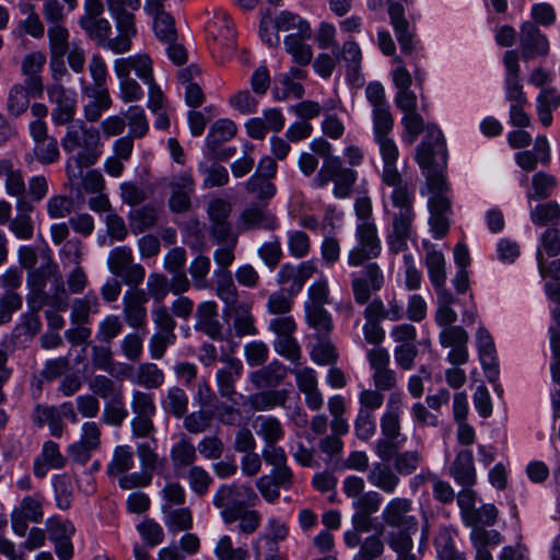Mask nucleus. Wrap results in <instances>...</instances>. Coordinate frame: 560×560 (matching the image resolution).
I'll list each match as a JSON object with an SVG mask.
<instances>
[{"mask_svg": "<svg viewBox=\"0 0 560 560\" xmlns=\"http://www.w3.org/2000/svg\"><path fill=\"white\" fill-rule=\"evenodd\" d=\"M63 150L74 153L68 159L66 172L70 183L82 177V168L90 167L101 156V135L95 127H88L84 122L71 125L61 140Z\"/></svg>", "mask_w": 560, "mask_h": 560, "instance_id": "1", "label": "nucleus"}, {"mask_svg": "<svg viewBox=\"0 0 560 560\" xmlns=\"http://www.w3.org/2000/svg\"><path fill=\"white\" fill-rule=\"evenodd\" d=\"M26 303L34 307L50 304L57 310L66 307L67 289L59 266L50 258L35 270L27 272Z\"/></svg>", "mask_w": 560, "mask_h": 560, "instance_id": "2", "label": "nucleus"}, {"mask_svg": "<svg viewBox=\"0 0 560 560\" xmlns=\"http://www.w3.org/2000/svg\"><path fill=\"white\" fill-rule=\"evenodd\" d=\"M402 395L392 393L380 418L382 436L375 442L374 451L382 462H388L399 451L406 436L401 432Z\"/></svg>", "mask_w": 560, "mask_h": 560, "instance_id": "3", "label": "nucleus"}, {"mask_svg": "<svg viewBox=\"0 0 560 560\" xmlns=\"http://www.w3.org/2000/svg\"><path fill=\"white\" fill-rule=\"evenodd\" d=\"M259 501L258 495L247 485H222L212 498V504L221 510L225 524L237 521L238 512L247 506H254Z\"/></svg>", "mask_w": 560, "mask_h": 560, "instance_id": "4", "label": "nucleus"}, {"mask_svg": "<svg viewBox=\"0 0 560 560\" xmlns=\"http://www.w3.org/2000/svg\"><path fill=\"white\" fill-rule=\"evenodd\" d=\"M130 408L133 413L130 421L132 438L152 439L156 431L153 422V418L156 415L154 395L140 389L132 390Z\"/></svg>", "mask_w": 560, "mask_h": 560, "instance_id": "5", "label": "nucleus"}, {"mask_svg": "<svg viewBox=\"0 0 560 560\" xmlns=\"http://www.w3.org/2000/svg\"><path fill=\"white\" fill-rule=\"evenodd\" d=\"M355 238L358 244L348 253L347 260L349 266L359 267L380 256L382 243L373 221L359 223L355 228Z\"/></svg>", "mask_w": 560, "mask_h": 560, "instance_id": "6", "label": "nucleus"}, {"mask_svg": "<svg viewBox=\"0 0 560 560\" xmlns=\"http://www.w3.org/2000/svg\"><path fill=\"white\" fill-rule=\"evenodd\" d=\"M48 101L54 105L51 120L56 126L70 124L77 113L78 93L63 84L51 83L47 86Z\"/></svg>", "mask_w": 560, "mask_h": 560, "instance_id": "7", "label": "nucleus"}, {"mask_svg": "<svg viewBox=\"0 0 560 560\" xmlns=\"http://www.w3.org/2000/svg\"><path fill=\"white\" fill-rule=\"evenodd\" d=\"M109 271L122 279L128 285L138 287L145 277V269L140 264H133L132 249L128 246L114 248L108 256Z\"/></svg>", "mask_w": 560, "mask_h": 560, "instance_id": "8", "label": "nucleus"}, {"mask_svg": "<svg viewBox=\"0 0 560 560\" xmlns=\"http://www.w3.org/2000/svg\"><path fill=\"white\" fill-rule=\"evenodd\" d=\"M416 160L422 171L441 167L446 163V147L440 129L428 126L425 137L417 148Z\"/></svg>", "mask_w": 560, "mask_h": 560, "instance_id": "9", "label": "nucleus"}, {"mask_svg": "<svg viewBox=\"0 0 560 560\" xmlns=\"http://www.w3.org/2000/svg\"><path fill=\"white\" fill-rule=\"evenodd\" d=\"M171 190L167 200L173 213H187L192 209V197L196 190V182L190 170L173 175L167 183Z\"/></svg>", "mask_w": 560, "mask_h": 560, "instance_id": "10", "label": "nucleus"}, {"mask_svg": "<svg viewBox=\"0 0 560 560\" xmlns=\"http://www.w3.org/2000/svg\"><path fill=\"white\" fill-rule=\"evenodd\" d=\"M390 230L387 234L389 249L397 254L407 249V242L413 235L415 209H390Z\"/></svg>", "mask_w": 560, "mask_h": 560, "instance_id": "11", "label": "nucleus"}, {"mask_svg": "<svg viewBox=\"0 0 560 560\" xmlns=\"http://www.w3.org/2000/svg\"><path fill=\"white\" fill-rule=\"evenodd\" d=\"M44 497L40 493L24 497L12 511V529L18 536H25L28 523H40L44 517Z\"/></svg>", "mask_w": 560, "mask_h": 560, "instance_id": "12", "label": "nucleus"}, {"mask_svg": "<svg viewBox=\"0 0 560 560\" xmlns=\"http://www.w3.org/2000/svg\"><path fill=\"white\" fill-rule=\"evenodd\" d=\"M374 388L388 392L397 386V374L389 368L390 357L385 348H373L368 354Z\"/></svg>", "mask_w": 560, "mask_h": 560, "instance_id": "13", "label": "nucleus"}, {"mask_svg": "<svg viewBox=\"0 0 560 560\" xmlns=\"http://www.w3.org/2000/svg\"><path fill=\"white\" fill-rule=\"evenodd\" d=\"M231 212L232 205L222 198H214L208 205L207 213L211 223L210 234L217 243H222L235 234L229 221Z\"/></svg>", "mask_w": 560, "mask_h": 560, "instance_id": "14", "label": "nucleus"}, {"mask_svg": "<svg viewBox=\"0 0 560 560\" xmlns=\"http://www.w3.org/2000/svg\"><path fill=\"white\" fill-rule=\"evenodd\" d=\"M149 296L143 289L135 288L125 292L122 296V315L131 328H142L147 324L148 310L145 304Z\"/></svg>", "mask_w": 560, "mask_h": 560, "instance_id": "15", "label": "nucleus"}, {"mask_svg": "<svg viewBox=\"0 0 560 560\" xmlns=\"http://www.w3.org/2000/svg\"><path fill=\"white\" fill-rule=\"evenodd\" d=\"M505 68V94L510 105L527 104V97L523 90L521 70L517 52L514 50L505 51L503 56Z\"/></svg>", "mask_w": 560, "mask_h": 560, "instance_id": "16", "label": "nucleus"}, {"mask_svg": "<svg viewBox=\"0 0 560 560\" xmlns=\"http://www.w3.org/2000/svg\"><path fill=\"white\" fill-rule=\"evenodd\" d=\"M195 317V329L197 331L203 332L213 340L223 339V327L219 320L218 304L214 301L199 303Z\"/></svg>", "mask_w": 560, "mask_h": 560, "instance_id": "17", "label": "nucleus"}, {"mask_svg": "<svg viewBox=\"0 0 560 560\" xmlns=\"http://www.w3.org/2000/svg\"><path fill=\"white\" fill-rule=\"evenodd\" d=\"M520 44L522 57L525 60L536 56H546L549 51V42L539 28L532 22H525L521 26Z\"/></svg>", "mask_w": 560, "mask_h": 560, "instance_id": "18", "label": "nucleus"}, {"mask_svg": "<svg viewBox=\"0 0 560 560\" xmlns=\"http://www.w3.org/2000/svg\"><path fill=\"white\" fill-rule=\"evenodd\" d=\"M221 361L224 366L219 369L215 374L218 390L223 398L233 400L236 395L235 383L243 374V363L234 357H223Z\"/></svg>", "mask_w": 560, "mask_h": 560, "instance_id": "19", "label": "nucleus"}, {"mask_svg": "<svg viewBox=\"0 0 560 560\" xmlns=\"http://www.w3.org/2000/svg\"><path fill=\"white\" fill-rule=\"evenodd\" d=\"M46 61L45 52L38 50L28 52L22 60L21 71L25 77V83L33 92V97H40L44 93V82L40 72Z\"/></svg>", "mask_w": 560, "mask_h": 560, "instance_id": "20", "label": "nucleus"}, {"mask_svg": "<svg viewBox=\"0 0 560 560\" xmlns=\"http://www.w3.org/2000/svg\"><path fill=\"white\" fill-rule=\"evenodd\" d=\"M410 510L411 501L409 499L394 498L384 508L382 517L388 526L410 530L417 526L416 518L408 515Z\"/></svg>", "mask_w": 560, "mask_h": 560, "instance_id": "21", "label": "nucleus"}, {"mask_svg": "<svg viewBox=\"0 0 560 560\" xmlns=\"http://www.w3.org/2000/svg\"><path fill=\"white\" fill-rule=\"evenodd\" d=\"M448 474L460 487H474L477 483V471L472 452L468 448L457 451Z\"/></svg>", "mask_w": 560, "mask_h": 560, "instance_id": "22", "label": "nucleus"}, {"mask_svg": "<svg viewBox=\"0 0 560 560\" xmlns=\"http://www.w3.org/2000/svg\"><path fill=\"white\" fill-rule=\"evenodd\" d=\"M383 161L382 179L386 185H395L401 182V175L397 168L399 149L395 140L390 137L375 139Z\"/></svg>", "mask_w": 560, "mask_h": 560, "instance_id": "23", "label": "nucleus"}, {"mask_svg": "<svg viewBox=\"0 0 560 560\" xmlns=\"http://www.w3.org/2000/svg\"><path fill=\"white\" fill-rule=\"evenodd\" d=\"M476 342L486 376L490 382H494L499 376L498 359L493 339L485 327L478 328Z\"/></svg>", "mask_w": 560, "mask_h": 560, "instance_id": "24", "label": "nucleus"}, {"mask_svg": "<svg viewBox=\"0 0 560 560\" xmlns=\"http://www.w3.org/2000/svg\"><path fill=\"white\" fill-rule=\"evenodd\" d=\"M278 226L277 217L259 205H250L240 214V229L242 231L254 229L275 231Z\"/></svg>", "mask_w": 560, "mask_h": 560, "instance_id": "25", "label": "nucleus"}, {"mask_svg": "<svg viewBox=\"0 0 560 560\" xmlns=\"http://www.w3.org/2000/svg\"><path fill=\"white\" fill-rule=\"evenodd\" d=\"M26 304L28 311L20 316L19 323L15 325L10 337L13 345L32 340L42 329L38 313L46 304H40L38 307H34L30 303Z\"/></svg>", "mask_w": 560, "mask_h": 560, "instance_id": "26", "label": "nucleus"}, {"mask_svg": "<svg viewBox=\"0 0 560 560\" xmlns=\"http://www.w3.org/2000/svg\"><path fill=\"white\" fill-rule=\"evenodd\" d=\"M116 23L117 36L112 37L110 51L122 55L130 51L132 38L137 35V27L133 13L113 16Z\"/></svg>", "mask_w": 560, "mask_h": 560, "instance_id": "27", "label": "nucleus"}, {"mask_svg": "<svg viewBox=\"0 0 560 560\" xmlns=\"http://www.w3.org/2000/svg\"><path fill=\"white\" fill-rule=\"evenodd\" d=\"M16 215L9 222V230L22 241H28L34 235V221L31 217L34 205L27 199H19L15 205Z\"/></svg>", "mask_w": 560, "mask_h": 560, "instance_id": "28", "label": "nucleus"}, {"mask_svg": "<svg viewBox=\"0 0 560 560\" xmlns=\"http://www.w3.org/2000/svg\"><path fill=\"white\" fill-rule=\"evenodd\" d=\"M388 14L401 51L405 55H411L416 50V44L413 42V34L409 31V23L404 18L402 5L390 2Z\"/></svg>", "mask_w": 560, "mask_h": 560, "instance_id": "29", "label": "nucleus"}, {"mask_svg": "<svg viewBox=\"0 0 560 560\" xmlns=\"http://www.w3.org/2000/svg\"><path fill=\"white\" fill-rule=\"evenodd\" d=\"M290 370L279 361H272L268 365L250 373L249 380L257 388H275L280 385Z\"/></svg>", "mask_w": 560, "mask_h": 560, "instance_id": "30", "label": "nucleus"}, {"mask_svg": "<svg viewBox=\"0 0 560 560\" xmlns=\"http://www.w3.org/2000/svg\"><path fill=\"white\" fill-rule=\"evenodd\" d=\"M0 179L3 180L5 192L10 197L26 199V184L23 173L18 168L10 159L0 160Z\"/></svg>", "mask_w": 560, "mask_h": 560, "instance_id": "31", "label": "nucleus"}, {"mask_svg": "<svg viewBox=\"0 0 560 560\" xmlns=\"http://www.w3.org/2000/svg\"><path fill=\"white\" fill-rule=\"evenodd\" d=\"M66 457L61 454L56 442L47 441L40 454L34 460V475L44 478L49 469H60L66 465Z\"/></svg>", "mask_w": 560, "mask_h": 560, "instance_id": "32", "label": "nucleus"}, {"mask_svg": "<svg viewBox=\"0 0 560 560\" xmlns=\"http://www.w3.org/2000/svg\"><path fill=\"white\" fill-rule=\"evenodd\" d=\"M208 32L221 47L232 50L235 44L233 23L226 12L219 10L208 24Z\"/></svg>", "mask_w": 560, "mask_h": 560, "instance_id": "33", "label": "nucleus"}, {"mask_svg": "<svg viewBox=\"0 0 560 560\" xmlns=\"http://www.w3.org/2000/svg\"><path fill=\"white\" fill-rule=\"evenodd\" d=\"M171 460L175 471H179L184 468H190L195 466L197 460V448L190 441V439L182 434L179 440L171 448Z\"/></svg>", "mask_w": 560, "mask_h": 560, "instance_id": "34", "label": "nucleus"}, {"mask_svg": "<svg viewBox=\"0 0 560 560\" xmlns=\"http://www.w3.org/2000/svg\"><path fill=\"white\" fill-rule=\"evenodd\" d=\"M368 480L385 493H394L400 481L396 472L385 463H373Z\"/></svg>", "mask_w": 560, "mask_h": 560, "instance_id": "35", "label": "nucleus"}, {"mask_svg": "<svg viewBox=\"0 0 560 560\" xmlns=\"http://www.w3.org/2000/svg\"><path fill=\"white\" fill-rule=\"evenodd\" d=\"M289 395L287 389L261 390L250 395L247 401L254 410L267 411L276 407H285Z\"/></svg>", "mask_w": 560, "mask_h": 560, "instance_id": "36", "label": "nucleus"}, {"mask_svg": "<svg viewBox=\"0 0 560 560\" xmlns=\"http://www.w3.org/2000/svg\"><path fill=\"white\" fill-rule=\"evenodd\" d=\"M272 30H276L277 32L296 31L295 33H291L290 35L312 37V28L310 26V23L306 20L302 19L299 14L292 13L290 11H282L275 19H272Z\"/></svg>", "mask_w": 560, "mask_h": 560, "instance_id": "37", "label": "nucleus"}, {"mask_svg": "<svg viewBox=\"0 0 560 560\" xmlns=\"http://www.w3.org/2000/svg\"><path fill=\"white\" fill-rule=\"evenodd\" d=\"M32 419L38 427L47 424L52 436L59 438L62 435L63 422L59 408L55 406L37 405Z\"/></svg>", "mask_w": 560, "mask_h": 560, "instance_id": "38", "label": "nucleus"}, {"mask_svg": "<svg viewBox=\"0 0 560 560\" xmlns=\"http://www.w3.org/2000/svg\"><path fill=\"white\" fill-rule=\"evenodd\" d=\"M424 262L434 291L446 290V261L443 253L435 249L428 250Z\"/></svg>", "mask_w": 560, "mask_h": 560, "instance_id": "39", "label": "nucleus"}, {"mask_svg": "<svg viewBox=\"0 0 560 560\" xmlns=\"http://www.w3.org/2000/svg\"><path fill=\"white\" fill-rule=\"evenodd\" d=\"M33 96L31 88L26 83L13 84L7 96L5 108L10 116L20 117L30 106V97Z\"/></svg>", "mask_w": 560, "mask_h": 560, "instance_id": "40", "label": "nucleus"}, {"mask_svg": "<svg viewBox=\"0 0 560 560\" xmlns=\"http://www.w3.org/2000/svg\"><path fill=\"white\" fill-rule=\"evenodd\" d=\"M80 27L85 32L88 37L95 42L96 45L105 49L110 50L112 37V24L105 18L93 19L90 21L79 23Z\"/></svg>", "mask_w": 560, "mask_h": 560, "instance_id": "41", "label": "nucleus"}, {"mask_svg": "<svg viewBox=\"0 0 560 560\" xmlns=\"http://www.w3.org/2000/svg\"><path fill=\"white\" fill-rule=\"evenodd\" d=\"M101 303L94 292L86 293L83 298L74 299L71 304V320L74 324H86L91 314L100 312Z\"/></svg>", "mask_w": 560, "mask_h": 560, "instance_id": "42", "label": "nucleus"}, {"mask_svg": "<svg viewBox=\"0 0 560 560\" xmlns=\"http://www.w3.org/2000/svg\"><path fill=\"white\" fill-rule=\"evenodd\" d=\"M148 12L153 15V28L158 39L163 43L176 42L177 31L174 18L164 10V7Z\"/></svg>", "mask_w": 560, "mask_h": 560, "instance_id": "43", "label": "nucleus"}, {"mask_svg": "<svg viewBox=\"0 0 560 560\" xmlns=\"http://www.w3.org/2000/svg\"><path fill=\"white\" fill-rule=\"evenodd\" d=\"M132 382L147 389H156L164 384V372L154 363H140L132 376Z\"/></svg>", "mask_w": 560, "mask_h": 560, "instance_id": "44", "label": "nucleus"}, {"mask_svg": "<svg viewBox=\"0 0 560 560\" xmlns=\"http://www.w3.org/2000/svg\"><path fill=\"white\" fill-rule=\"evenodd\" d=\"M255 429L265 444H277L284 436V429L276 417L259 416L255 421Z\"/></svg>", "mask_w": 560, "mask_h": 560, "instance_id": "45", "label": "nucleus"}, {"mask_svg": "<svg viewBox=\"0 0 560 560\" xmlns=\"http://www.w3.org/2000/svg\"><path fill=\"white\" fill-rule=\"evenodd\" d=\"M189 398L186 392L178 386H171L162 399V407L165 412L179 419L183 418L188 410Z\"/></svg>", "mask_w": 560, "mask_h": 560, "instance_id": "46", "label": "nucleus"}, {"mask_svg": "<svg viewBox=\"0 0 560 560\" xmlns=\"http://www.w3.org/2000/svg\"><path fill=\"white\" fill-rule=\"evenodd\" d=\"M135 466V454L129 445H118L113 452V457L107 465L109 476H120L128 472Z\"/></svg>", "mask_w": 560, "mask_h": 560, "instance_id": "47", "label": "nucleus"}, {"mask_svg": "<svg viewBox=\"0 0 560 560\" xmlns=\"http://www.w3.org/2000/svg\"><path fill=\"white\" fill-rule=\"evenodd\" d=\"M237 131L236 125L230 119H219L210 128L207 137V145L211 152H215L219 145L231 140Z\"/></svg>", "mask_w": 560, "mask_h": 560, "instance_id": "48", "label": "nucleus"}, {"mask_svg": "<svg viewBox=\"0 0 560 560\" xmlns=\"http://www.w3.org/2000/svg\"><path fill=\"white\" fill-rule=\"evenodd\" d=\"M438 295V310L435 313V320L438 325L443 327L453 326L452 324L457 320V314L452 308V305L457 301L450 290H441L435 292Z\"/></svg>", "mask_w": 560, "mask_h": 560, "instance_id": "49", "label": "nucleus"}, {"mask_svg": "<svg viewBox=\"0 0 560 560\" xmlns=\"http://www.w3.org/2000/svg\"><path fill=\"white\" fill-rule=\"evenodd\" d=\"M306 322L317 336H327L334 327L330 314L324 306L305 305Z\"/></svg>", "mask_w": 560, "mask_h": 560, "instance_id": "50", "label": "nucleus"}, {"mask_svg": "<svg viewBox=\"0 0 560 560\" xmlns=\"http://www.w3.org/2000/svg\"><path fill=\"white\" fill-rule=\"evenodd\" d=\"M229 307L234 314V328L237 336L257 334L250 306L247 303H236Z\"/></svg>", "mask_w": 560, "mask_h": 560, "instance_id": "51", "label": "nucleus"}, {"mask_svg": "<svg viewBox=\"0 0 560 560\" xmlns=\"http://www.w3.org/2000/svg\"><path fill=\"white\" fill-rule=\"evenodd\" d=\"M310 38L311 37H302L301 35H288L284 39L285 50L293 57V60L301 66H306L312 60V48L304 42Z\"/></svg>", "mask_w": 560, "mask_h": 560, "instance_id": "52", "label": "nucleus"}, {"mask_svg": "<svg viewBox=\"0 0 560 560\" xmlns=\"http://www.w3.org/2000/svg\"><path fill=\"white\" fill-rule=\"evenodd\" d=\"M24 13H27V18L18 23L13 34L16 37H21L24 34H28L34 38H40L44 35L45 28L38 14L34 11L33 5H25L22 8Z\"/></svg>", "mask_w": 560, "mask_h": 560, "instance_id": "53", "label": "nucleus"}, {"mask_svg": "<svg viewBox=\"0 0 560 560\" xmlns=\"http://www.w3.org/2000/svg\"><path fill=\"white\" fill-rule=\"evenodd\" d=\"M355 173L342 166L341 160L336 159V172L334 173V195L337 198H346L350 195L355 182Z\"/></svg>", "mask_w": 560, "mask_h": 560, "instance_id": "54", "label": "nucleus"}, {"mask_svg": "<svg viewBox=\"0 0 560 560\" xmlns=\"http://www.w3.org/2000/svg\"><path fill=\"white\" fill-rule=\"evenodd\" d=\"M217 295L229 306L237 302V289L233 282L232 275L228 269H217Z\"/></svg>", "mask_w": 560, "mask_h": 560, "instance_id": "55", "label": "nucleus"}, {"mask_svg": "<svg viewBox=\"0 0 560 560\" xmlns=\"http://www.w3.org/2000/svg\"><path fill=\"white\" fill-rule=\"evenodd\" d=\"M341 59L347 63L349 81L357 83L359 81V70L362 59L359 45L352 40L346 42L342 46Z\"/></svg>", "mask_w": 560, "mask_h": 560, "instance_id": "56", "label": "nucleus"}, {"mask_svg": "<svg viewBox=\"0 0 560 560\" xmlns=\"http://www.w3.org/2000/svg\"><path fill=\"white\" fill-rule=\"evenodd\" d=\"M158 218V209L152 205H147L130 213V226L135 233H142L152 228L156 223Z\"/></svg>", "mask_w": 560, "mask_h": 560, "instance_id": "57", "label": "nucleus"}, {"mask_svg": "<svg viewBox=\"0 0 560 560\" xmlns=\"http://www.w3.org/2000/svg\"><path fill=\"white\" fill-rule=\"evenodd\" d=\"M187 479L190 490L198 497H203L212 483V477L201 466H191L184 475Z\"/></svg>", "mask_w": 560, "mask_h": 560, "instance_id": "58", "label": "nucleus"}, {"mask_svg": "<svg viewBox=\"0 0 560 560\" xmlns=\"http://www.w3.org/2000/svg\"><path fill=\"white\" fill-rule=\"evenodd\" d=\"M304 94V88L300 82L290 79V75L280 74L276 79L273 96L277 101H284L290 97L301 98Z\"/></svg>", "mask_w": 560, "mask_h": 560, "instance_id": "59", "label": "nucleus"}, {"mask_svg": "<svg viewBox=\"0 0 560 560\" xmlns=\"http://www.w3.org/2000/svg\"><path fill=\"white\" fill-rule=\"evenodd\" d=\"M312 360L320 365H330L336 363L338 353L334 345L326 336H317V342L311 350Z\"/></svg>", "mask_w": 560, "mask_h": 560, "instance_id": "60", "label": "nucleus"}, {"mask_svg": "<svg viewBox=\"0 0 560 560\" xmlns=\"http://www.w3.org/2000/svg\"><path fill=\"white\" fill-rule=\"evenodd\" d=\"M165 525L171 533L188 530L192 527V515L188 508L166 510Z\"/></svg>", "mask_w": 560, "mask_h": 560, "instance_id": "61", "label": "nucleus"}, {"mask_svg": "<svg viewBox=\"0 0 560 560\" xmlns=\"http://www.w3.org/2000/svg\"><path fill=\"white\" fill-rule=\"evenodd\" d=\"M471 527L470 541L475 550H488V546H498L501 540V534L495 529H486L483 526L469 525Z\"/></svg>", "mask_w": 560, "mask_h": 560, "instance_id": "62", "label": "nucleus"}, {"mask_svg": "<svg viewBox=\"0 0 560 560\" xmlns=\"http://www.w3.org/2000/svg\"><path fill=\"white\" fill-rule=\"evenodd\" d=\"M124 325L119 316L107 315L98 324L95 338L103 343H110L122 331Z\"/></svg>", "mask_w": 560, "mask_h": 560, "instance_id": "63", "label": "nucleus"}, {"mask_svg": "<svg viewBox=\"0 0 560 560\" xmlns=\"http://www.w3.org/2000/svg\"><path fill=\"white\" fill-rule=\"evenodd\" d=\"M214 555L218 560H247L248 551L242 547H234L232 538L223 535L217 541Z\"/></svg>", "mask_w": 560, "mask_h": 560, "instance_id": "64", "label": "nucleus"}]
</instances>
